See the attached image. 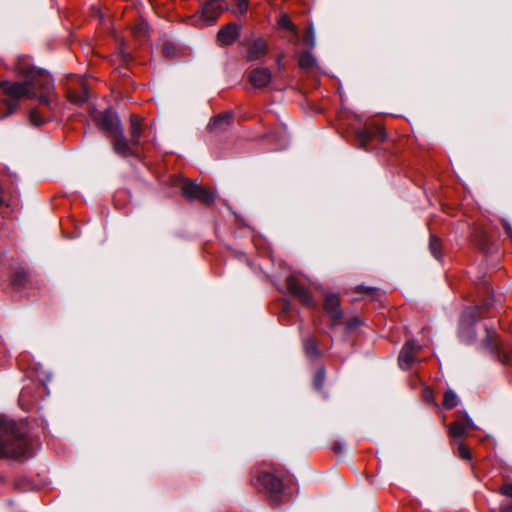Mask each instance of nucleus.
I'll return each mask as SVG.
<instances>
[{
	"label": "nucleus",
	"instance_id": "obj_25",
	"mask_svg": "<svg viewBox=\"0 0 512 512\" xmlns=\"http://www.w3.org/2000/svg\"><path fill=\"white\" fill-rule=\"evenodd\" d=\"M325 379L324 369H319L314 377V386L317 389H321Z\"/></svg>",
	"mask_w": 512,
	"mask_h": 512
},
{
	"label": "nucleus",
	"instance_id": "obj_20",
	"mask_svg": "<svg viewBox=\"0 0 512 512\" xmlns=\"http://www.w3.org/2000/svg\"><path fill=\"white\" fill-rule=\"evenodd\" d=\"M304 350L309 357L316 358L319 356L317 343L313 338H307L304 341Z\"/></svg>",
	"mask_w": 512,
	"mask_h": 512
},
{
	"label": "nucleus",
	"instance_id": "obj_26",
	"mask_svg": "<svg viewBox=\"0 0 512 512\" xmlns=\"http://www.w3.org/2000/svg\"><path fill=\"white\" fill-rule=\"evenodd\" d=\"M458 454L464 460L471 459V452H470L469 448L466 445H464L463 443L458 444Z\"/></svg>",
	"mask_w": 512,
	"mask_h": 512
},
{
	"label": "nucleus",
	"instance_id": "obj_28",
	"mask_svg": "<svg viewBox=\"0 0 512 512\" xmlns=\"http://www.w3.org/2000/svg\"><path fill=\"white\" fill-rule=\"evenodd\" d=\"M238 7L240 15H245L249 6L248 0H233Z\"/></svg>",
	"mask_w": 512,
	"mask_h": 512
},
{
	"label": "nucleus",
	"instance_id": "obj_3",
	"mask_svg": "<svg viewBox=\"0 0 512 512\" xmlns=\"http://www.w3.org/2000/svg\"><path fill=\"white\" fill-rule=\"evenodd\" d=\"M37 91L39 92L38 84L30 80H24L22 82L0 81V95L7 97L3 99L6 105V112L0 116V119L14 113L18 109V101L22 98H37L39 100Z\"/></svg>",
	"mask_w": 512,
	"mask_h": 512
},
{
	"label": "nucleus",
	"instance_id": "obj_8",
	"mask_svg": "<svg viewBox=\"0 0 512 512\" xmlns=\"http://www.w3.org/2000/svg\"><path fill=\"white\" fill-rule=\"evenodd\" d=\"M286 286L288 291L296 296L303 305L311 307L316 306V302L309 290L299 283L295 275H289L286 278Z\"/></svg>",
	"mask_w": 512,
	"mask_h": 512
},
{
	"label": "nucleus",
	"instance_id": "obj_31",
	"mask_svg": "<svg viewBox=\"0 0 512 512\" xmlns=\"http://www.w3.org/2000/svg\"><path fill=\"white\" fill-rule=\"evenodd\" d=\"M501 512H512V504L510 505H501Z\"/></svg>",
	"mask_w": 512,
	"mask_h": 512
},
{
	"label": "nucleus",
	"instance_id": "obj_15",
	"mask_svg": "<svg viewBox=\"0 0 512 512\" xmlns=\"http://www.w3.org/2000/svg\"><path fill=\"white\" fill-rule=\"evenodd\" d=\"M267 42L261 38L256 39L250 46L247 58L249 61H254L262 58L267 53Z\"/></svg>",
	"mask_w": 512,
	"mask_h": 512
},
{
	"label": "nucleus",
	"instance_id": "obj_29",
	"mask_svg": "<svg viewBox=\"0 0 512 512\" xmlns=\"http://www.w3.org/2000/svg\"><path fill=\"white\" fill-rule=\"evenodd\" d=\"M500 493L512 498V484H504L500 487Z\"/></svg>",
	"mask_w": 512,
	"mask_h": 512
},
{
	"label": "nucleus",
	"instance_id": "obj_24",
	"mask_svg": "<svg viewBox=\"0 0 512 512\" xmlns=\"http://www.w3.org/2000/svg\"><path fill=\"white\" fill-rule=\"evenodd\" d=\"M483 345L485 346V348L489 350H497L498 343L496 341V335L492 334L489 330H487V336L483 341Z\"/></svg>",
	"mask_w": 512,
	"mask_h": 512
},
{
	"label": "nucleus",
	"instance_id": "obj_34",
	"mask_svg": "<svg viewBox=\"0 0 512 512\" xmlns=\"http://www.w3.org/2000/svg\"><path fill=\"white\" fill-rule=\"evenodd\" d=\"M372 290L371 288H361V291H370Z\"/></svg>",
	"mask_w": 512,
	"mask_h": 512
},
{
	"label": "nucleus",
	"instance_id": "obj_6",
	"mask_svg": "<svg viewBox=\"0 0 512 512\" xmlns=\"http://www.w3.org/2000/svg\"><path fill=\"white\" fill-rule=\"evenodd\" d=\"M227 9L228 5L223 0L208 1L201 7L199 21L202 25H212Z\"/></svg>",
	"mask_w": 512,
	"mask_h": 512
},
{
	"label": "nucleus",
	"instance_id": "obj_21",
	"mask_svg": "<svg viewBox=\"0 0 512 512\" xmlns=\"http://www.w3.org/2000/svg\"><path fill=\"white\" fill-rule=\"evenodd\" d=\"M429 249H430L431 254L436 259L441 258V253H440L441 243H440V240L435 235L430 236Z\"/></svg>",
	"mask_w": 512,
	"mask_h": 512
},
{
	"label": "nucleus",
	"instance_id": "obj_22",
	"mask_svg": "<svg viewBox=\"0 0 512 512\" xmlns=\"http://www.w3.org/2000/svg\"><path fill=\"white\" fill-rule=\"evenodd\" d=\"M278 25L280 28L287 29L294 34H296L297 32L296 26L293 24V22L286 14L280 15L278 19Z\"/></svg>",
	"mask_w": 512,
	"mask_h": 512
},
{
	"label": "nucleus",
	"instance_id": "obj_35",
	"mask_svg": "<svg viewBox=\"0 0 512 512\" xmlns=\"http://www.w3.org/2000/svg\"><path fill=\"white\" fill-rule=\"evenodd\" d=\"M379 133L381 134L382 138H385V136H386L385 133H383V132H379Z\"/></svg>",
	"mask_w": 512,
	"mask_h": 512
},
{
	"label": "nucleus",
	"instance_id": "obj_7",
	"mask_svg": "<svg viewBox=\"0 0 512 512\" xmlns=\"http://www.w3.org/2000/svg\"><path fill=\"white\" fill-rule=\"evenodd\" d=\"M257 482L270 493L273 501H279V495L283 492L284 485L278 476L261 471L257 476Z\"/></svg>",
	"mask_w": 512,
	"mask_h": 512
},
{
	"label": "nucleus",
	"instance_id": "obj_33",
	"mask_svg": "<svg viewBox=\"0 0 512 512\" xmlns=\"http://www.w3.org/2000/svg\"><path fill=\"white\" fill-rule=\"evenodd\" d=\"M281 61H282V56H279L276 60V63L279 67H281Z\"/></svg>",
	"mask_w": 512,
	"mask_h": 512
},
{
	"label": "nucleus",
	"instance_id": "obj_17",
	"mask_svg": "<svg viewBox=\"0 0 512 512\" xmlns=\"http://www.w3.org/2000/svg\"><path fill=\"white\" fill-rule=\"evenodd\" d=\"M376 130L360 129L356 131V137L359 147H365L367 143L376 135Z\"/></svg>",
	"mask_w": 512,
	"mask_h": 512
},
{
	"label": "nucleus",
	"instance_id": "obj_1",
	"mask_svg": "<svg viewBox=\"0 0 512 512\" xmlns=\"http://www.w3.org/2000/svg\"><path fill=\"white\" fill-rule=\"evenodd\" d=\"M15 70L24 80L38 84L39 106L30 111L29 120L35 126L43 125L51 118L50 112L54 104L55 93L52 76L47 71L34 67L28 56L17 57Z\"/></svg>",
	"mask_w": 512,
	"mask_h": 512
},
{
	"label": "nucleus",
	"instance_id": "obj_14",
	"mask_svg": "<svg viewBox=\"0 0 512 512\" xmlns=\"http://www.w3.org/2000/svg\"><path fill=\"white\" fill-rule=\"evenodd\" d=\"M469 428H474V423L472 419L466 415L465 422L455 421L449 425V433L451 437L459 438L463 437Z\"/></svg>",
	"mask_w": 512,
	"mask_h": 512
},
{
	"label": "nucleus",
	"instance_id": "obj_27",
	"mask_svg": "<svg viewBox=\"0 0 512 512\" xmlns=\"http://www.w3.org/2000/svg\"><path fill=\"white\" fill-rule=\"evenodd\" d=\"M304 42L310 48L314 47V45H315V34H314L313 28H309L308 29V31H307V33L305 35V38H304Z\"/></svg>",
	"mask_w": 512,
	"mask_h": 512
},
{
	"label": "nucleus",
	"instance_id": "obj_16",
	"mask_svg": "<svg viewBox=\"0 0 512 512\" xmlns=\"http://www.w3.org/2000/svg\"><path fill=\"white\" fill-rule=\"evenodd\" d=\"M231 118L232 115L230 113L218 115L217 117L210 120L209 128L212 130L224 129L227 125H229Z\"/></svg>",
	"mask_w": 512,
	"mask_h": 512
},
{
	"label": "nucleus",
	"instance_id": "obj_13",
	"mask_svg": "<svg viewBox=\"0 0 512 512\" xmlns=\"http://www.w3.org/2000/svg\"><path fill=\"white\" fill-rule=\"evenodd\" d=\"M142 135V119L135 114L130 115V139L128 141L129 148L140 143Z\"/></svg>",
	"mask_w": 512,
	"mask_h": 512
},
{
	"label": "nucleus",
	"instance_id": "obj_11",
	"mask_svg": "<svg viewBox=\"0 0 512 512\" xmlns=\"http://www.w3.org/2000/svg\"><path fill=\"white\" fill-rule=\"evenodd\" d=\"M241 27L236 23H230L221 28L217 39L222 45H231L240 36Z\"/></svg>",
	"mask_w": 512,
	"mask_h": 512
},
{
	"label": "nucleus",
	"instance_id": "obj_2",
	"mask_svg": "<svg viewBox=\"0 0 512 512\" xmlns=\"http://www.w3.org/2000/svg\"><path fill=\"white\" fill-rule=\"evenodd\" d=\"M29 450L27 428L23 423L0 416V458L18 459Z\"/></svg>",
	"mask_w": 512,
	"mask_h": 512
},
{
	"label": "nucleus",
	"instance_id": "obj_18",
	"mask_svg": "<svg viewBox=\"0 0 512 512\" xmlns=\"http://www.w3.org/2000/svg\"><path fill=\"white\" fill-rule=\"evenodd\" d=\"M458 396L452 390H446L444 393L443 406L445 409H452L458 404Z\"/></svg>",
	"mask_w": 512,
	"mask_h": 512
},
{
	"label": "nucleus",
	"instance_id": "obj_5",
	"mask_svg": "<svg viewBox=\"0 0 512 512\" xmlns=\"http://www.w3.org/2000/svg\"><path fill=\"white\" fill-rule=\"evenodd\" d=\"M182 195L189 201L198 200L199 202L209 205L215 199L213 192L205 190L195 182L185 180L181 186Z\"/></svg>",
	"mask_w": 512,
	"mask_h": 512
},
{
	"label": "nucleus",
	"instance_id": "obj_32",
	"mask_svg": "<svg viewBox=\"0 0 512 512\" xmlns=\"http://www.w3.org/2000/svg\"><path fill=\"white\" fill-rule=\"evenodd\" d=\"M342 449V446L339 443L334 444V451L340 452Z\"/></svg>",
	"mask_w": 512,
	"mask_h": 512
},
{
	"label": "nucleus",
	"instance_id": "obj_23",
	"mask_svg": "<svg viewBox=\"0 0 512 512\" xmlns=\"http://www.w3.org/2000/svg\"><path fill=\"white\" fill-rule=\"evenodd\" d=\"M148 25L144 21H140L132 28V33L137 38H144L147 35Z\"/></svg>",
	"mask_w": 512,
	"mask_h": 512
},
{
	"label": "nucleus",
	"instance_id": "obj_12",
	"mask_svg": "<svg viewBox=\"0 0 512 512\" xmlns=\"http://www.w3.org/2000/svg\"><path fill=\"white\" fill-rule=\"evenodd\" d=\"M272 79L271 72L268 68L259 67L251 71L249 80L256 88H263L267 86Z\"/></svg>",
	"mask_w": 512,
	"mask_h": 512
},
{
	"label": "nucleus",
	"instance_id": "obj_30",
	"mask_svg": "<svg viewBox=\"0 0 512 512\" xmlns=\"http://www.w3.org/2000/svg\"><path fill=\"white\" fill-rule=\"evenodd\" d=\"M503 227L505 231L509 234V236L512 238V225L507 221H503Z\"/></svg>",
	"mask_w": 512,
	"mask_h": 512
},
{
	"label": "nucleus",
	"instance_id": "obj_19",
	"mask_svg": "<svg viewBox=\"0 0 512 512\" xmlns=\"http://www.w3.org/2000/svg\"><path fill=\"white\" fill-rule=\"evenodd\" d=\"M316 65V59L310 52H305L299 57V66L303 69H310Z\"/></svg>",
	"mask_w": 512,
	"mask_h": 512
},
{
	"label": "nucleus",
	"instance_id": "obj_10",
	"mask_svg": "<svg viewBox=\"0 0 512 512\" xmlns=\"http://www.w3.org/2000/svg\"><path fill=\"white\" fill-rule=\"evenodd\" d=\"M420 349L421 346L415 340L406 341L398 357L399 366L404 370L409 369L415 362V355Z\"/></svg>",
	"mask_w": 512,
	"mask_h": 512
},
{
	"label": "nucleus",
	"instance_id": "obj_9",
	"mask_svg": "<svg viewBox=\"0 0 512 512\" xmlns=\"http://www.w3.org/2000/svg\"><path fill=\"white\" fill-rule=\"evenodd\" d=\"M324 310L330 317L332 326L340 324L343 317V311L340 308V300L337 295L330 293L325 296Z\"/></svg>",
	"mask_w": 512,
	"mask_h": 512
},
{
	"label": "nucleus",
	"instance_id": "obj_4",
	"mask_svg": "<svg viewBox=\"0 0 512 512\" xmlns=\"http://www.w3.org/2000/svg\"><path fill=\"white\" fill-rule=\"evenodd\" d=\"M97 125L110 134L113 139V149L117 154L127 157L133 153L115 113L108 110L100 113L97 117Z\"/></svg>",
	"mask_w": 512,
	"mask_h": 512
}]
</instances>
